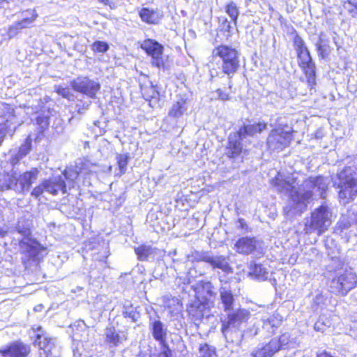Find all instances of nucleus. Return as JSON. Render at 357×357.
<instances>
[{
    "instance_id": "nucleus-13",
    "label": "nucleus",
    "mask_w": 357,
    "mask_h": 357,
    "mask_svg": "<svg viewBox=\"0 0 357 357\" xmlns=\"http://www.w3.org/2000/svg\"><path fill=\"white\" fill-rule=\"evenodd\" d=\"M45 190L54 195H56L59 191L65 193L66 190L64 179L62 176H59L45 181L41 185L33 188L31 195L38 197Z\"/></svg>"
},
{
    "instance_id": "nucleus-2",
    "label": "nucleus",
    "mask_w": 357,
    "mask_h": 357,
    "mask_svg": "<svg viewBox=\"0 0 357 357\" xmlns=\"http://www.w3.org/2000/svg\"><path fill=\"white\" fill-rule=\"evenodd\" d=\"M251 317L250 312L243 308L227 314V319L222 321L221 328L222 333L227 342L239 344L244 335L254 337L259 334V328H254L255 323L247 331L243 329Z\"/></svg>"
},
{
    "instance_id": "nucleus-40",
    "label": "nucleus",
    "mask_w": 357,
    "mask_h": 357,
    "mask_svg": "<svg viewBox=\"0 0 357 357\" xmlns=\"http://www.w3.org/2000/svg\"><path fill=\"white\" fill-rule=\"evenodd\" d=\"M55 91L63 98H65L69 100H73L74 95L71 93L70 89L68 86H63L62 85L55 86Z\"/></svg>"
},
{
    "instance_id": "nucleus-52",
    "label": "nucleus",
    "mask_w": 357,
    "mask_h": 357,
    "mask_svg": "<svg viewBox=\"0 0 357 357\" xmlns=\"http://www.w3.org/2000/svg\"><path fill=\"white\" fill-rule=\"evenodd\" d=\"M238 228L242 229H247V225L245 222V220L243 218H239L238 220Z\"/></svg>"
},
{
    "instance_id": "nucleus-22",
    "label": "nucleus",
    "mask_w": 357,
    "mask_h": 357,
    "mask_svg": "<svg viewBox=\"0 0 357 357\" xmlns=\"http://www.w3.org/2000/svg\"><path fill=\"white\" fill-rule=\"evenodd\" d=\"M257 248V241L255 238L242 237L234 245L235 250L241 255H248Z\"/></svg>"
},
{
    "instance_id": "nucleus-31",
    "label": "nucleus",
    "mask_w": 357,
    "mask_h": 357,
    "mask_svg": "<svg viewBox=\"0 0 357 357\" xmlns=\"http://www.w3.org/2000/svg\"><path fill=\"white\" fill-rule=\"evenodd\" d=\"M220 295L225 311L227 312L232 309L234 298L230 288L227 286L221 287L220 289Z\"/></svg>"
},
{
    "instance_id": "nucleus-49",
    "label": "nucleus",
    "mask_w": 357,
    "mask_h": 357,
    "mask_svg": "<svg viewBox=\"0 0 357 357\" xmlns=\"http://www.w3.org/2000/svg\"><path fill=\"white\" fill-rule=\"evenodd\" d=\"M171 304L174 305L173 310H177L178 309V307H180V302L178 298H172V299H169L168 301L165 303V307L172 309Z\"/></svg>"
},
{
    "instance_id": "nucleus-46",
    "label": "nucleus",
    "mask_w": 357,
    "mask_h": 357,
    "mask_svg": "<svg viewBox=\"0 0 357 357\" xmlns=\"http://www.w3.org/2000/svg\"><path fill=\"white\" fill-rule=\"evenodd\" d=\"M91 101L87 100L86 102H83L82 100H79L76 104V107L77 109V112L79 114H82L86 110L89 106L91 105Z\"/></svg>"
},
{
    "instance_id": "nucleus-37",
    "label": "nucleus",
    "mask_w": 357,
    "mask_h": 357,
    "mask_svg": "<svg viewBox=\"0 0 357 357\" xmlns=\"http://www.w3.org/2000/svg\"><path fill=\"white\" fill-rule=\"evenodd\" d=\"M198 357H217L215 348L206 343L200 344Z\"/></svg>"
},
{
    "instance_id": "nucleus-35",
    "label": "nucleus",
    "mask_w": 357,
    "mask_h": 357,
    "mask_svg": "<svg viewBox=\"0 0 357 357\" xmlns=\"http://www.w3.org/2000/svg\"><path fill=\"white\" fill-rule=\"evenodd\" d=\"M155 248L151 245H142L135 248V252L140 261H146L153 255Z\"/></svg>"
},
{
    "instance_id": "nucleus-27",
    "label": "nucleus",
    "mask_w": 357,
    "mask_h": 357,
    "mask_svg": "<svg viewBox=\"0 0 357 357\" xmlns=\"http://www.w3.org/2000/svg\"><path fill=\"white\" fill-rule=\"evenodd\" d=\"M73 332V338L80 341H88L89 328L82 320L76 321L71 325Z\"/></svg>"
},
{
    "instance_id": "nucleus-20",
    "label": "nucleus",
    "mask_w": 357,
    "mask_h": 357,
    "mask_svg": "<svg viewBox=\"0 0 357 357\" xmlns=\"http://www.w3.org/2000/svg\"><path fill=\"white\" fill-rule=\"evenodd\" d=\"M30 347L22 342H16L3 349H0L2 357H27Z\"/></svg>"
},
{
    "instance_id": "nucleus-47",
    "label": "nucleus",
    "mask_w": 357,
    "mask_h": 357,
    "mask_svg": "<svg viewBox=\"0 0 357 357\" xmlns=\"http://www.w3.org/2000/svg\"><path fill=\"white\" fill-rule=\"evenodd\" d=\"M211 253L210 252H197L195 253V259L197 261H204L207 263L206 258L211 257Z\"/></svg>"
},
{
    "instance_id": "nucleus-8",
    "label": "nucleus",
    "mask_w": 357,
    "mask_h": 357,
    "mask_svg": "<svg viewBox=\"0 0 357 357\" xmlns=\"http://www.w3.org/2000/svg\"><path fill=\"white\" fill-rule=\"evenodd\" d=\"M36 332V342H38L40 348V357H59L61 355V347L57 344L56 340L45 336L40 326L36 328H33Z\"/></svg>"
},
{
    "instance_id": "nucleus-34",
    "label": "nucleus",
    "mask_w": 357,
    "mask_h": 357,
    "mask_svg": "<svg viewBox=\"0 0 357 357\" xmlns=\"http://www.w3.org/2000/svg\"><path fill=\"white\" fill-rule=\"evenodd\" d=\"M17 178L12 174H3L0 178V189L1 190H6L9 189L17 190Z\"/></svg>"
},
{
    "instance_id": "nucleus-3",
    "label": "nucleus",
    "mask_w": 357,
    "mask_h": 357,
    "mask_svg": "<svg viewBox=\"0 0 357 357\" xmlns=\"http://www.w3.org/2000/svg\"><path fill=\"white\" fill-rule=\"evenodd\" d=\"M214 57L218 56L221 59V70L224 78L228 84V88L232 86L231 78L239 68V53L229 45H221L213 51Z\"/></svg>"
},
{
    "instance_id": "nucleus-41",
    "label": "nucleus",
    "mask_w": 357,
    "mask_h": 357,
    "mask_svg": "<svg viewBox=\"0 0 357 357\" xmlns=\"http://www.w3.org/2000/svg\"><path fill=\"white\" fill-rule=\"evenodd\" d=\"M276 341H278L280 344V350L284 349L285 346L291 347L294 344V342L291 340V336L288 333H283L279 338H276Z\"/></svg>"
},
{
    "instance_id": "nucleus-28",
    "label": "nucleus",
    "mask_w": 357,
    "mask_h": 357,
    "mask_svg": "<svg viewBox=\"0 0 357 357\" xmlns=\"http://www.w3.org/2000/svg\"><path fill=\"white\" fill-rule=\"evenodd\" d=\"M37 176L38 171L36 169H32L22 174L20 178H17L22 191H29L32 183L37 179Z\"/></svg>"
},
{
    "instance_id": "nucleus-38",
    "label": "nucleus",
    "mask_w": 357,
    "mask_h": 357,
    "mask_svg": "<svg viewBox=\"0 0 357 357\" xmlns=\"http://www.w3.org/2000/svg\"><path fill=\"white\" fill-rule=\"evenodd\" d=\"M226 13L230 17L234 24H236L237 19L239 15L238 9L234 2H230L226 6Z\"/></svg>"
},
{
    "instance_id": "nucleus-1",
    "label": "nucleus",
    "mask_w": 357,
    "mask_h": 357,
    "mask_svg": "<svg viewBox=\"0 0 357 357\" xmlns=\"http://www.w3.org/2000/svg\"><path fill=\"white\" fill-rule=\"evenodd\" d=\"M275 185L278 191L288 197V202L284 207V215L291 218L301 214L312 197V180L311 176L295 172L285 176L278 173L275 178Z\"/></svg>"
},
{
    "instance_id": "nucleus-42",
    "label": "nucleus",
    "mask_w": 357,
    "mask_h": 357,
    "mask_svg": "<svg viewBox=\"0 0 357 357\" xmlns=\"http://www.w3.org/2000/svg\"><path fill=\"white\" fill-rule=\"evenodd\" d=\"M317 51L319 55L324 59L328 56L331 52V48L327 43L323 40H320L317 44Z\"/></svg>"
},
{
    "instance_id": "nucleus-21",
    "label": "nucleus",
    "mask_w": 357,
    "mask_h": 357,
    "mask_svg": "<svg viewBox=\"0 0 357 357\" xmlns=\"http://www.w3.org/2000/svg\"><path fill=\"white\" fill-rule=\"evenodd\" d=\"M279 342L272 338L268 343L256 347L252 352V357H272L280 351Z\"/></svg>"
},
{
    "instance_id": "nucleus-17",
    "label": "nucleus",
    "mask_w": 357,
    "mask_h": 357,
    "mask_svg": "<svg viewBox=\"0 0 357 357\" xmlns=\"http://www.w3.org/2000/svg\"><path fill=\"white\" fill-rule=\"evenodd\" d=\"M22 16L21 20L13 24L8 28V34L10 38L16 36L20 30L29 27L38 17V13L36 10L27 9L22 13Z\"/></svg>"
},
{
    "instance_id": "nucleus-26",
    "label": "nucleus",
    "mask_w": 357,
    "mask_h": 357,
    "mask_svg": "<svg viewBox=\"0 0 357 357\" xmlns=\"http://www.w3.org/2000/svg\"><path fill=\"white\" fill-rule=\"evenodd\" d=\"M209 306V304L205 303V302H202V301L195 297V301L189 305L188 312L194 318L195 321L201 320L204 317L205 309Z\"/></svg>"
},
{
    "instance_id": "nucleus-54",
    "label": "nucleus",
    "mask_w": 357,
    "mask_h": 357,
    "mask_svg": "<svg viewBox=\"0 0 357 357\" xmlns=\"http://www.w3.org/2000/svg\"><path fill=\"white\" fill-rule=\"evenodd\" d=\"M307 225L310 227L312 225V213H311V218L307 221Z\"/></svg>"
},
{
    "instance_id": "nucleus-53",
    "label": "nucleus",
    "mask_w": 357,
    "mask_h": 357,
    "mask_svg": "<svg viewBox=\"0 0 357 357\" xmlns=\"http://www.w3.org/2000/svg\"><path fill=\"white\" fill-rule=\"evenodd\" d=\"M210 72H211V76L212 78H214L215 76L218 75L217 72H215V75L213 70H211Z\"/></svg>"
},
{
    "instance_id": "nucleus-33",
    "label": "nucleus",
    "mask_w": 357,
    "mask_h": 357,
    "mask_svg": "<svg viewBox=\"0 0 357 357\" xmlns=\"http://www.w3.org/2000/svg\"><path fill=\"white\" fill-rule=\"evenodd\" d=\"M31 149V139L29 136L24 143L19 148L15 155H12L10 162L14 165L17 163L22 158L26 155Z\"/></svg>"
},
{
    "instance_id": "nucleus-48",
    "label": "nucleus",
    "mask_w": 357,
    "mask_h": 357,
    "mask_svg": "<svg viewBox=\"0 0 357 357\" xmlns=\"http://www.w3.org/2000/svg\"><path fill=\"white\" fill-rule=\"evenodd\" d=\"M36 123L42 130L45 129L49 125V119L45 116H38Z\"/></svg>"
},
{
    "instance_id": "nucleus-29",
    "label": "nucleus",
    "mask_w": 357,
    "mask_h": 357,
    "mask_svg": "<svg viewBox=\"0 0 357 357\" xmlns=\"http://www.w3.org/2000/svg\"><path fill=\"white\" fill-rule=\"evenodd\" d=\"M188 106L186 99L179 98L172 106L169 116L173 118L181 117L188 110Z\"/></svg>"
},
{
    "instance_id": "nucleus-24",
    "label": "nucleus",
    "mask_w": 357,
    "mask_h": 357,
    "mask_svg": "<svg viewBox=\"0 0 357 357\" xmlns=\"http://www.w3.org/2000/svg\"><path fill=\"white\" fill-rule=\"evenodd\" d=\"M141 92L144 98L152 103L156 104L160 100V93L158 91L157 86L153 85L151 82L141 84Z\"/></svg>"
},
{
    "instance_id": "nucleus-58",
    "label": "nucleus",
    "mask_w": 357,
    "mask_h": 357,
    "mask_svg": "<svg viewBox=\"0 0 357 357\" xmlns=\"http://www.w3.org/2000/svg\"><path fill=\"white\" fill-rule=\"evenodd\" d=\"M317 324H318V321L315 323V326L314 327V328H316V326L317 325Z\"/></svg>"
},
{
    "instance_id": "nucleus-30",
    "label": "nucleus",
    "mask_w": 357,
    "mask_h": 357,
    "mask_svg": "<svg viewBox=\"0 0 357 357\" xmlns=\"http://www.w3.org/2000/svg\"><path fill=\"white\" fill-rule=\"evenodd\" d=\"M329 185L330 180L328 177L317 176L314 178V191L317 192L319 196L322 199L326 198Z\"/></svg>"
},
{
    "instance_id": "nucleus-7",
    "label": "nucleus",
    "mask_w": 357,
    "mask_h": 357,
    "mask_svg": "<svg viewBox=\"0 0 357 357\" xmlns=\"http://www.w3.org/2000/svg\"><path fill=\"white\" fill-rule=\"evenodd\" d=\"M19 250L22 261L26 266L38 263L47 254V248L32 236L21 238L19 241Z\"/></svg>"
},
{
    "instance_id": "nucleus-43",
    "label": "nucleus",
    "mask_w": 357,
    "mask_h": 357,
    "mask_svg": "<svg viewBox=\"0 0 357 357\" xmlns=\"http://www.w3.org/2000/svg\"><path fill=\"white\" fill-rule=\"evenodd\" d=\"M211 99L221 100L225 101L229 99V95L228 93L222 91L221 89H218L217 90L211 92Z\"/></svg>"
},
{
    "instance_id": "nucleus-5",
    "label": "nucleus",
    "mask_w": 357,
    "mask_h": 357,
    "mask_svg": "<svg viewBox=\"0 0 357 357\" xmlns=\"http://www.w3.org/2000/svg\"><path fill=\"white\" fill-rule=\"evenodd\" d=\"M337 183L334 187L338 189L337 196L340 202L343 204H348L357 197V178L350 173V167H344L337 174Z\"/></svg>"
},
{
    "instance_id": "nucleus-10",
    "label": "nucleus",
    "mask_w": 357,
    "mask_h": 357,
    "mask_svg": "<svg viewBox=\"0 0 357 357\" xmlns=\"http://www.w3.org/2000/svg\"><path fill=\"white\" fill-rule=\"evenodd\" d=\"M292 138L291 131L284 128L272 130L267 139L268 149L280 151L287 146Z\"/></svg>"
},
{
    "instance_id": "nucleus-55",
    "label": "nucleus",
    "mask_w": 357,
    "mask_h": 357,
    "mask_svg": "<svg viewBox=\"0 0 357 357\" xmlns=\"http://www.w3.org/2000/svg\"><path fill=\"white\" fill-rule=\"evenodd\" d=\"M5 3V0H0V8L3 7Z\"/></svg>"
},
{
    "instance_id": "nucleus-23",
    "label": "nucleus",
    "mask_w": 357,
    "mask_h": 357,
    "mask_svg": "<svg viewBox=\"0 0 357 357\" xmlns=\"http://www.w3.org/2000/svg\"><path fill=\"white\" fill-rule=\"evenodd\" d=\"M141 20L149 24H157L163 17V12L159 9L143 8L139 11Z\"/></svg>"
},
{
    "instance_id": "nucleus-32",
    "label": "nucleus",
    "mask_w": 357,
    "mask_h": 357,
    "mask_svg": "<svg viewBox=\"0 0 357 357\" xmlns=\"http://www.w3.org/2000/svg\"><path fill=\"white\" fill-rule=\"evenodd\" d=\"M13 231L20 234L22 238L31 237L30 221L24 218L19 219L13 228Z\"/></svg>"
},
{
    "instance_id": "nucleus-56",
    "label": "nucleus",
    "mask_w": 357,
    "mask_h": 357,
    "mask_svg": "<svg viewBox=\"0 0 357 357\" xmlns=\"http://www.w3.org/2000/svg\"><path fill=\"white\" fill-rule=\"evenodd\" d=\"M100 1L104 3L105 4H107L109 0H99Z\"/></svg>"
},
{
    "instance_id": "nucleus-57",
    "label": "nucleus",
    "mask_w": 357,
    "mask_h": 357,
    "mask_svg": "<svg viewBox=\"0 0 357 357\" xmlns=\"http://www.w3.org/2000/svg\"><path fill=\"white\" fill-rule=\"evenodd\" d=\"M15 0H5V3L13 2Z\"/></svg>"
},
{
    "instance_id": "nucleus-9",
    "label": "nucleus",
    "mask_w": 357,
    "mask_h": 357,
    "mask_svg": "<svg viewBox=\"0 0 357 357\" xmlns=\"http://www.w3.org/2000/svg\"><path fill=\"white\" fill-rule=\"evenodd\" d=\"M141 48L151 56V64L159 68H165V58L163 56V46L153 39L144 40L141 44Z\"/></svg>"
},
{
    "instance_id": "nucleus-11",
    "label": "nucleus",
    "mask_w": 357,
    "mask_h": 357,
    "mask_svg": "<svg viewBox=\"0 0 357 357\" xmlns=\"http://www.w3.org/2000/svg\"><path fill=\"white\" fill-rule=\"evenodd\" d=\"M333 213L330 207L324 204L314 212V230L319 235L326 231L332 223Z\"/></svg>"
},
{
    "instance_id": "nucleus-51",
    "label": "nucleus",
    "mask_w": 357,
    "mask_h": 357,
    "mask_svg": "<svg viewBox=\"0 0 357 357\" xmlns=\"http://www.w3.org/2000/svg\"><path fill=\"white\" fill-rule=\"evenodd\" d=\"M347 3L350 6L349 8V13L353 16H357V3H354L351 1H348Z\"/></svg>"
},
{
    "instance_id": "nucleus-19",
    "label": "nucleus",
    "mask_w": 357,
    "mask_h": 357,
    "mask_svg": "<svg viewBox=\"0 0 357 357\" xmlns=\"http://www.w3.org/2000/svg\"><path fill=\"white\" fill-rule=\"evenodd\" d=\"M282 321V317L278 313H275L272 315L264 316L261 319L258 323L257 326H255L254 328L261 326L262 330L265 331L267 335L273 334L275 330L281 325Z\"/></svg>"
},
{
    "instance_id": "nucleus-4",
    "label": "nucleus",
    "mask_w": 357,
    "mask_h": 357,
    "mask_svg": "<svg viewBox=\"0 0 357 357\" xmlns=\"http://www.w3.org/2000/svg\"><path fill=\"white\" fill-rule=\"evenodd\" d=\"M328 287L331 293L338 296H345L357 287V273L352 268H339L335 271Z\"/></svg>"
},
{
    "instance_id": "nucleus-25",
    "label": "nucleus",
    "mask_w": 357,
    "mask_h": 357,
    "mask_svg": "<svg viewBox=\"0 0 357 357\" xmlns=\"http://www.w3.org/2000/svg\"><path fill=\"white\" fill-rule=\"evenodd\" d=\"M207 263L209 264L213 269H220L225 273L232 272V268L229 266L228 259L222 255H213L206 258Z\"/></svg>"
},
{
    "instance_id": "nucleus-44",
    "label": "nucleus",
    "mask_w": 357,
    "mask_h": 357,
    "mask_svg": "<svg viewBox=\"0 0 357 357\" xmlns=\"http://www.w3.org/2000/svg\"><path fill=\"white\" fill-rule=\"evenodd\" d=\"M92 50L94 52L105 53L109 50V45L104 41H96L91 46Z\"/></svg>"
},
{
    "instance_id": "nucleus-6",
    "label": "nucleus",
    "mask_w": 357,
    "mask_h": 357,
    "mask_svg": "<svg viewBox=\"0 0 357 357\" xmlns=\"http://www.w3.org/2000/svg\"><path fill=\"white\" fill-rule=\"evenodd\" d=\"M266 128V124L264 123L248 124L241 128L237 132L230 134L227 148V154L230 158L238 156L242 151L241 141L245 138L246 136H255L257 133H260Z\"/></svg>"
},
{
    "instance_id": "nucleus-36",
    "label": "nucleus",
    "mask_w": 357,
    "mask_h": 357,
    "mask_svg": "<svg viewBox=\"0 0 357 357\" xmlns=\"http://www.w3.org/2000/svg\"><path fill=\"white\" fill-rule=\"evenodd\" d=\"M250 271V273L259 280H265L268 278V273L261 264H251Z\"/></svg>"
},
{
    "instance_id": "nucleus-18",
    "label": "nucleus",
    "mask_w": 357,
    "mask_h": 357,
    "mask_svg": "<svg viewBox=\"0 0 357 357\" xmlns=\"http://www.w3.org/2000/svg\"><path fill=\"white\" fill-rule=\"evenodd\" d=\"M105 343L109 348L116 347L127 340L128 335L125 331H117L114 326H108L105 330Z\"/></svg>"
},
{
    "instance_id": "nucleus-45",
    "label": "nucleus",
    "mask_w": 357,
    "mask_h": 357,
    "mask_svg": "<svg viewBox=\"0 0 357 357\" xmlns=\"http://www.w3.org/2000/svg\"><path fill=\"white\" fill-rule=\"evenodd\" d=\"M351 226V222L349 220L343 218L337 222L335 229L337 232L342 233L344 230L349 229Z\"/></svg>"
},
{
    "instance_id": "nucleus-12",
    "label": "nucleus",
    "mask_w": 357,
    "mask_h": 357,
    "mask_svg": "<svg viewBox=\"0 0 357 357\" xmlns=\"http://www.w3.org/2000/svg\"><path fill=\"white\" fill-rule=\"evenodd\" d=\"M70 84L75 91L85 94L90 98H95L100 89L99 82L87 77H79L71 81Z\"/></svg>"
},
{
    "instance_id": "nucleus-50",
    "label": "nucleus",
    "mask_w": 357,
    "mask_h": 357,
    "mask_svg": "<svg viewBox=\"0 0 357 357\" xmlns=\"http://www.w3.org/2000/svg\"><path fill=\"white\" fill-rule=\"evenodd\" d=\"M63 175L65 178L73 181L77 178V177L78 176V172L70 170H65L63 172Z\"/></svg>"
},
{
    "instance_id": "nucleus-39",
    "label": "nucleus",
    "mask_w": 357,
    "mask_h": 357,
    "mask_svg": "<svg viewBox=\"0 0 357 357\" xmlns=\"http://www.w3.org/2000/svg\"><path fill=\"white\" fill-rule=\"evenodd\" d=\"M129 156L128 154H118L116 155L117 164L121 174H124L127 169Z\"/></svg>"
},
{
    "instance_id": "nucleus-15",
    "label": "nucleus",
    "mask_w": 357,
    "mask_h": 357,
    "mask_svg": "<svg viewBox=\"0 0 357 357\" xmlns=\"http://www.w3.org/2000/svg\"><path fill=\"white\" fill-rule=\"evenodd\" d=\"M151 331L153 338L162 345L161 357H169L171 350L166 344L167 329L160 320H154L150 324Z\"/></svg>"
},
{
    "instance_id": "nucleus-16",
    "label": "nucleus",
    "mask_w": 357,
    "mask_h": 357,
    "mask_svg": "<svg viewBox=\"0 0 357 357\" xmlns=\"http://www.w3.org/2000/svg\"><path fill=\"white\" fill-rule=\"evenodd\" d=\"M295 45L297 46L299 65L310 82V79L312 77V68L310 66L312 58L310 52L305 47H303V41L300 38L295 39Z\"/></svg>"
},
{
    "instance_id": "nucleus-14",
    "label": "nucleus",
    "mask_w": 357,
    "mask_h": 357,
    "mask_svg": "<svg viewBox=\"0 0 357 357\" xmlns=\"http://www.w3.org/2000/svg\"><path fill=\"white\" fill-rule=\"evenodd\" d=\"M193 287L197 298L210 305L213 304L217 294L211 282L199 281Z\"/></svg>"
}]
</instances>
